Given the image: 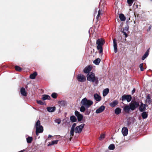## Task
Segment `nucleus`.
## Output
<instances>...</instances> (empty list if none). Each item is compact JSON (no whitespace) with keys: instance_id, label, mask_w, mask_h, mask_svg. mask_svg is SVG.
<instances>
[{"instance_id":"1","label":"nucleus","mask_w":152,"mask_h":152,"mask_svg":"<svg viewBox=\"0 0 152 152\" xmlns=\"http://www.w3.org/2000/svg\"><path fill=\"white\" fill-rule=\"evenodd\" d=\"M139 106V103L135 101H134L129 103L128 105H125L123 107V110L125 113H129L130 110L134 111Z\"/></svg>"},{"instance_id":"2","label":"nucleus","mask_w":152,"mask_h":152,"mask_svg":"<svg viewBox=\"0 0 152 152\" xmlns=\"http://www.w3.org/2000/svg\"><path fill=\"white\" fill-rule=\"evenodd\" d=\"M87 79L89 81L91 82L95 83L96 84L99 83L98 77H95L94 73L91 72L88 73L87 76Z\"/></svg>"},{"instance_id":"3","label":"nucleus","mask_w":152,"mask_h":152,"mask_svg":"<svg viewBox=\"0 0 152 152\" xmlns=\"http://www.w3.org/2000/svg\"><path fill=\"white\" fill-rule=\"evenodd\" d=\"M105 42L102 39H98L96 42V44L97 45V49L99 50V54H101L102 55L103 54L102 46L104 44Z\"/></svg>"},{"instance_id":"4","label":"nucleus","mask_w":152,"mask_h":152,"mask_svg":"<svg viewBox=\"0 0 152 152\" xmlns=\"http://www.w3.org/2000/svg\"><path fill=\"white\" fill-rule=\"evenodd\" d=\"M35 127L36 128V133L37 135H38L39 133H42L43 131V127L40 125V122L38 120L36 122Z\"/></svg>"},{"instance_id":"5","label":"nucleus","mask_w":152,"mask_h":152,"mask_svg":"<svg viewBox=\"0 0 152 152\" xmlns=\"http://www.w3.org/2000/svg\"><path fill=\"white\" fill-rule=\"evenodd\" d=\"M81 103L83 105L87 108H88L93 104V102L91 100L87 99L86 98H84L82 100Z\"/></svg>"},{"instance_id":"6","label":"nucleus","mask_w":152,"mask_h":152,"mask_svg":"<svg viewBox=\"0 0 152 152\" xmlns=\"http://www.w3.org/2000/svg\"><path fill=\"white\" fill-rule=\"evenodd\" d=\"M85 124H82L79 126H77L75 128L74 131L76 133H80L84 127Z\"/></svg>"},{"instance_id":"7","label":"nucleus","mask_w":152,"mask_h":152,"mask_svg":"<svg viewBox=\"0 0 152 152\" xmlns=\"http://www.w3.org/2000/svg\"><path fill=\"white\" fill-rule=\"evenodd\" d=\"M77 79L79 82H83L86 80V77L83 75L82 74H78L77 76Z\"/></svg>"},{"instance_id":"8","label":"nucleus","mask_w":152,"mask_h":152,"mask_svg":"<svg viewBox=\"0 0 152 152\" xmlns=\"http://www.w3.org/2000/svg\"><path fill=\"white\" fill-rule=\"evenodd\" d=\"M132 99V96L130 95H124L122 96V100L124 101L126 100L128 102H130Z\"/></svg>"},{"instance_id":"9","label":"nucleus","mask_w":152,"mask_h":152,"mask_svg":"<svg viewBox=\"0 0 152 152\" xmlns=\"http://www.w3.org/2000/svg\"><path fill=\"white\" fill-rule=\"evenodd\" d=\"M75 115L77 117L78 121H81L83 118V115L77 110H75Z\"/></svg>"},{"instance_id":"10","label":"nucleus","mask_w":152,"mask_h":152,"mask_svg":"<svg viewBox=\"0 0 152 152\" xmlns=\"http://www.w3.org/2000/svg\"><path fill=\"white\" fill-rule=\"evenodd\" d=\"M146 105L143 104L142 102H141L140 105L139 107V109L140 112H142L146 110Z\"/></svg>"},{"instance_id":"11","label":"nucleus","mask_w":152,"mask_h":152,"mask_svg":"<svg viewBox=\"0 0 152 152\" xmlns=\"http://www.w3.org/2000/svg\"><path fill=\"white\" fill-rule=\"evenodd\" d=\"M128 130L126 127H123L121 130V132L124 136H127L128 134Z\"/></svg>"},{"instance_id":"12","label":"nucleus","mask_w":152,"mask_h":152,"mask_svg":"<svg viewBox=\"0 0 152 152\" xmlns=\"http://www.w3.org/2000/svg\"><path fill=\"white\" fill-rule=\"evenodd\" d=\"M105 108L104 106L102 105L96 110V113L97 114L101 113L105 110Z\"/></svg>"},{"instance_id":"13","label":"nucleus","mask_w":152,"mask_h":152,"mask_svg":"<svg viewBox=\"0 0 152 152\" xmlns=\"http://www.w3.org/2000/svg\"><path fill=\"white\" fill-rule=\"evenodd\" d=\"M116 41L117 40L115 39H114L113 40L114 50L115 53H116L118 51Z\"/></svg>"},{"instance_id":"14","label":"nucleus","mask_w":152,"mask_h":152,"mask_svg":"<svg viewBox=\"0 0 152 152\" xmlns=\"http://www.w3.org/2000/svg\"><path fill=\"white\" fill-rule=\"evenodd\" d=\"M76 126V124L75 123H74L71 127V129L70 132V136H73L74 135V131L75 129V127Z\"/></svg>"},{"instance_id":"15","label":"nucleus","mask_w":152,"mask_h":152,"mask_svg":"<svg viewBox=\"0 0 152 152\" xmlns=\"http://www.w3.org/2000/svg\"><path fill=\"white\" fill-rule=\"evenodd\" d=\"M92 67L91 66H89L86 67L83 70L84 72L86 73H89V72L91 71Z\"/></svg>"},{"instance_id":"16","label":"nucleus","mask_w":152,"mask_h":152,"mask_svg":"<svg viewBox=\"0 0 152 152\" xmlns=\"http://www.w3.org/2000/svg\"><path fill=\"white\" fill-rule=\"evenodd\" d=\"M94 97L95 99L97 102H99L101 100V97L98 94L96 93L94 95Z\"/></svg>"},{"instance_id":"17","label":"nucleus","mask_w":152,"mask_h":152,"mask_svg":"<svg viewBox=\"0 0 152 152\" xmlns=\"http://www.w3.org/2000/svg\"><path fill=\"white\" fill-rule=\"evenodd\" d=\"M118 103V102L117 100H115L110 104V105L112 107H114Z\"/></svg>"},{"instance_id":"18","label":"nucleus","mask_w":152,"mask_h":152,"mask_svg":"<svg viewBox=\"0 0 152 152\" xmlns=\"http://www.w3.org/2000/svg\"><path fill=\"white\" fill-rule=\"evenodd\" d=\"M47 110L49 112H53L54 111L56 110V107H49L47 108Z\"/></svg>"},{"instance_id":"19","label":"nucleus","mask_w":152,"mask_h":152,"mask_svg":"<svg viewBox=\"0 0 152 152\" xmlns=\"http://www.w3.org/2000/svg\"><path fill=\"white\" fill-rule=\"evenodd\" d=\"M42 99L43 100H49L50 99V97L48 95L44 94L42 96Z\"/></svg>"},{"instance_id":"20","label":"nucleus","mask_w":152,"mask_h":152,"mask_svg":"<svg viewBox=\"0 0 152 152\" xmlns=\"http://www.w3.org/2000/svg\"><path fill=\"white\" fill-rule=\"evenodd\" d=\"M20 93L21 95L23 96H26L27 95L25 89L24 88H22L20 89Z\"/></svg>"},{"instance_id":"21","label":"nucleus","mask_w":152,"mask_h":152,"mask_svg":"<svg viewBox=\"0 0 152 152\" xmlns=\"http://www.w3.org/2000/svg\"><path fill=\"white\" fill-rule=\"evenodd\" d=\"M149 49H148L146 52L145 53L144 55L142 57V59L144 60L148 55V52Z\"/></svg>"},{"instance_id":"22","label":"nucleus","mask_w":152,"mask_h":152,"mask_svg":"<svg viewBox=\"0 0 152 152\" xmlns=\"http://www.w3.org/2000/svg\"><path fill=\"white\" fill-rule=\"evenodd\" d=\"M121 112V109L119 107H117L115 110V113L116 115H119Z\"/></svg>"},{"instance_id":"23","label":"nucleus","mask_w":152,"mask_h":152,"mask_svg":"<svg viewBox=\"0 0 152 152\" xmlns=\"http://www.w3.org/2000/svg\"><path fill=\"white\" fill-rule=\"evenodd\" d=\"M119 17L121 21H124L126 18L124 15L123 14H120L119 15Z\"/></svg>"},{"instance_id":"24","label":"nucleus","mask_w":152,"mask_h":152,"mask_svg":"<svg viewBox=\"0 0 152 152\" xmlns=\"http://www.w3.org/2000/svg\"><path fill=\"white\" fill-rule=\"evenodd\" d=\"M37 75V73L36 72H35L31 74L30 76V78L32 79H34L35 78V77Z\"/></svg>"},{"instance_id":"25","label":"nucleus","mask_w":152,"mask_h":152,"mask_svg":"<svg viewBox=\"0 0 152 152\" xmlns=\"http://www.w3.org/2000/svg\"><path fill=\"white\" fill-rule=\"evenodd\" d=\"M141 116L143 119H145L147 118L148 115L146 112L144 111L142 113Z\"/></svg>"},{"instance_id":"26","label":"nucleus","mask_w":152,"mask_h":152,"mask_svg":"<svg viewBox=\"0 0 152 152\" xmlns=\"http://www.w3.org/2000/svg\"><path fill=\"white\" fill-rule=\"evenodd\" d=\"M109 92V89L108 88H107L104 89L103 92V96H105L108 94Z\"/></svg>"},{"instance_id":"27","label":"nucleus","mask_w":152,"mask_h":152,"mask_svg":"<svg viewBox=\"0 0 152 152\" xmlns=\"http://www.w3.org/2000/svg\"><path fill=\"white\" fill-rule=\"evenodd\" d=\"M58 141V140H56L52 141L50 143H49L48 146L52 145L55 144H57Z\"/></svg>"},{"instance_id":"28","label":"nucleus","mask_w":152,"mask_h":152,"mask_svg":"<svg viewBox=\"0 0 152 152\" xmlns=\"http://www.w3.org/2000/svg\"><path fill=\"white\" fill-rule=\"evenodd\" d=\"M59 104L62 107H64L66 104V102L64 101H61L59 102Z\"/></svg>"},{"instance_id":"29","label":"nucleus","mask_w":152,"mask_h":152,"mask_svg":"<svg viewBox=\"0 0 152 152\" xmlns=\"http://www.w3.org/2000/svg\"><path fill=\"white\" fill-rule=\"evenodd\" d=\"M100 61V59L99 58H98L94 60L93 61V63L96 65H98Z\"/></svg>"},{"instance_id":"30","label":"nucleus","mask_w":152,"mask_h":152,"mask_svg":"<svg viewBox=\"0 0 152 152\" xmlns=\"http://www.w3.org/2000/svg\"><path fill=\"white\" fill-rule=\"evenodd\" d=\"M71 121L72 122H75L77 121V119L74 115L71 116L70 117Z\"/></svg>"},{"instance_id":"31","label":"nucleus","mask_w":152,"mask_h":152,"mask_svg":"<svg viewBox=\"0 0 152 152\" xmlns=\"http://www.w3.org/2000/svg\"><path fill=\"white\" fill-rule=\"evenodd\" d=\"M32 138L31 137H28L26 138L27 142L28 143H30L32 140Z\"/></svg>"},{"instance_id":"32","label":"nucleus","mask_w":152,"mask_h":152,"mask_svg":"<svg viewBox=\"0 0 152 152\" xmlns=\"http://www.w3.org/2000/svg\"><path fill=\"white\" fill-rule=\"evenodd\" d=\"M151 102V99L149 96L146 98V102L147 103L150 104Z\"/></svg>"},{"instance_id":"33","label":"nucleus","mask_w":152,"mask_h":152,"mask_svg":"<svg viewBox=\"0 0 152 152\" xmlns=\"http://www.w3.org/2000/svg\"><path fill=\"white\" fill-rule=\"evenodd\" d=\"M115 148V145L113 144H111L108 147V149L110 150H113Z\"/></svg>"},{"instance_id":"34","label":"nucleus","mask_w":152,"mask_h":152,"mask_svg":"<svg viewBox=\"0 0 152 152\" xmlns=\"http://www.w3.org/2000/svg\"><path fill=\"white\" fill-rule=\"evenodd\" d=\"M84 105H82L81 106L80 108V110L81 112H84L86 110L85 107Z\"/></svg>"},{"instance_id":"35","label":"nucleus","mask_w":152,"mask_h":152,"mask_svg":"<svg viewBox=\"0 0 152 152\" xmlns=\"http://www.w3.org/2000/svg\"><path fill=\"white\" fill-rule=\"evenodd\" d=\"M51 96L53 98L56 99L57 97V94L55 93H53L51 95Z\"/></svg>"},{"instance_id":"36","label":"nucleus","mask_w":152,"mask_h":152,"mask_svg":"<svg viewBox=\"0 0 152 152\" xmlns=\"http://www.w3.org/2000/svg\"><path fill=\"white\" fill-rule=\"evenodd\" d=\"M133 0H127V3L129 6H131L133 2Z\"/></svg>"},{"instance_id":"37","label":"nucleus","mask_w":152,"mask_h":152,"mask_svg":"<svg viewBox=\"0 0 152 152\" xmlns=\"http://www.w3.org/2000/svg\"><path fill=\"white\" fill-rule=\"evenodd\" d=\"M129 29V27L127 26L124 28L122 31H126V32H128Z\"/></svg>"},{"instance_id":"38","label":"nucleus","mask_w":152,"mask_h":152,"mask_svg":"<svg viewBox=\"0 0 152 152\" xmlns=\"http://www.w3.org/2000/svg\"><path fill=\"white\" fill-rule=\"evenodd\" d=\"M15 70L17 71H20L22 70V69L19 66H15Z\"/></svg>"},{"instance_id":"39","label":"nucleus","mask_w":152,"mask_h":152,"mask_svg":"<svg viewBox=\"0 0 152 152\" xmlns=\"http://www.w3.org/2000/svg\"><path fill=\"white\" fill-rule=\"evenodd\" d=\"M91 110H89L88 109H87V110H86V112H85V115H89L90 113H91Z\"/></svg>"},{"instance_id":"40","label":"nucleus","mask_w":152,"mask_h":152,"mask_svg":"<svg viewBox=\"0 0 152 152\" xmlns=\"http://www.w3.org/2000/svg\"><path fill=\"white\" fill-rule=\"evenodd\" d=\"M140 70L142 71H143L144 69L143 67V64L142 63L140 64Z\"/></svg>"},{"instance_id":"41","label":"nucleus","mask_w":152,"mask_h":152,"mask_svg":"<svg viewBox=\"0 0 152 152\" xmlns=\"http://www.w3.org/2000/svg\"><path fill=\"white\" fill-rule=\"evenodd\" d=\"M105 137V134H102L100 135L99 137V140H102Z\"/></svg>"},{"instance_id":"42","label":"nucleus","mask_w":152,"mask_h":152,"mask_svg":"<svg viewBox=\"0 0 152 152\" xmlns=\"http://www.w3.org/2000/svg\"><path fill=\"white\" fill-rule=\"evenodd\" d=\"M37 103L39 104L42 105L44 104V103L41 100H37Z\"/></svg>"},{"instance_id":"43","label":"nucleus","mask_w":152,"mask_h":152,"mask_svg":"<svg viewBox=\"0 0 152 152\" xmlns=\"http://www.w3.org/2000/svg\"><path fill=\"white\" fill-rule=\"evenodd\" d=\"M101 15V11H100V10L99 9L98 11V15L96 18L97 19H98V18Z\"/></svg>"},{"instance_id":"44","label":"nucleus","mask_w":152,"mask_h":152,"mask_svg":"<svg viewBox=\"0 0 152 152\" xmlns=\"http://www.w3.org/2000/svg\"><path fill=\"white\" fill-rule=\"evenodd\" d=\"M121 32L124 33V35H125L126 38L128 37V35L126 33V31H121Z\"/></svg>"},{"instance_id":"45","label":"nucleus","mask_w":152,"mask_h":152,"mask_svg":"<svg viewBox=\"0 0 152 152\" xmlns=\"http://www.w3.org/2000/svg\"><path fill=\"white\" fill-rule=\"evenodd\" d=\"M55 122L58 124H59L61 123V121L59 120L56 119L55 120Z\"/></svg>"},{"instance_id":"46","label":"nucleus","mask_w":152,"mask_h":152,"mask_svg":"<svg viewBox=\"0 0 152 152\" xmlns=\"http://www.w3.org/2000/svg\"><path fill=\"white\" fill-rule=\"evenodd\" d=\"M151 26H149L147 30V31H149L151 30Z\"/></svg>"},{"instance_id":"47","label":"nucleus","mask_w":152,"mask_h":152,"mask_svg":"<svg viewBox=\"0 0 152 152\" xmlns=\"http://www.w3.org/2000/svg\"><path fill=\"white\" fill-rule=\"evenodd\" d=\"M135 88H134L132 91V94H133L134 92H135Z\"/></svg>"},{"instance_id":"48","label":"nucleus","mask_w":152,"mask_h":152,"mask_svg":"<svg viewBox=\"0 0 152 152\" xmlns=\"http://www.w3.org/2000/svg\"><path fill=\"white\" fill-rule=\"evenodd\" d=\"M52 137V135H49L48 136V138H49L51 137Z\"/></svg>"},{"instance_id":"49","label":"nucleus","mask_w":152,"mask_h":152,"mask_svg":"<svg viewBox=\"0 0 152 152\" xmlns=\"http://www.w3.org/2000/svg\"><path fill=\"white\" fill-rule=\"evenodd\" d=\"M152 1V0H151Z\"/></svg>"}]
</instances>
